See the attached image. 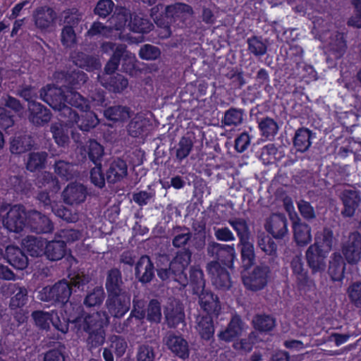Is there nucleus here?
<instances>
[{"mask_svg":"<svg viewBox=\"0 0 361 361\" xmlns=\"http://www.w3.org/2000/svg\"><path fill=\"white\" fill-rule=\"evenodd\" d=\"M41 98L54 110L61 112L60 122L52 124L51 131L56 142L63 146L68 140V125L75 123L84 131L95 127L99 120L90 104L78 92L47 85L41 90Z\"/></svg>","mask_w":361,"mask_h":361,"instance_id":"nucleus-1","label":"nucleus"},{"mask_svg":"<svg viewBox=\"0 0 361 361\" xmlns=\"http://www.w3.org/2000/svg\"><path fill=\"white\" fill-rule=\"evenodd\" d=\"M77 332H86L89 334L88 343L92 346H98L105 340L104 327L109 321L105 312L87 313L72 321Z\"/></svg>","mask_w":361,"mask_h":361,"instance_id":"nucleus-2","label":"nucleus"},{"mask_svg":"<svg viewBox=\"0 0 361 361\" xmlns=\"http://www.w3.org/2000/svg\"><path fill=\"white\" fill-rule=\"evenodd\" d=\"M89 282V277L82 273L73 274L70 276V282L61 280L51 286L43 288L38 294L39 300L46 302L66 303L71 295V286L83 289Z\"/></svg>","mask_w":361,"mask_h":361,"instance_id":"nucleus-3","label":"nucleus"},{"mask_svg":"<svg viewBox=\"0 0 361 361\" xmlns=\"http://www.w3.org/2000/svg\"><path fill=\"white\" fill-rule=\"evenodd\" d=\"M28 212L21 205L10 207L8 204L0 206V217L3 226L11 232L20 233L28 228Z\"/></svg>","mask_w":361,"mask_h":361,"instance_id":"nucleus-4","label":"nucleus"},{"mask_svg":"<svg viewBox=\"0 0 361 361\" xmlns=\"http://www.w3.org/2000/svg\"><path fill=\"white\" fill-rule=\"evenodd\" d=\"M133 310L131 316L137 319H142L145 317L150 322L159 323L161 319V308L160 303L156 300H152L147 310L144 309L145 304L142 300L134 299Z\"/></svg>","mask_w":361,"mask_h":361,"instance_id":"nucleus-5","label":"nucleus"},{"mask_svg":"<svg viewBox=\"0 0 361 361\" xmlns=\"http://www.w3.org/2000/svg\"><path fill=\"white\" fill-rule=\"evenodd\" d=\"M190 252L188 250H183L178 252L170 263V270L174 276V280L183 286L188 283V279L184 271L190 262Z\"/></svg>","mask_w":361,"mask_h":361,"instance_id":"nucleus-6","label":"nucleus"},{"mask_svg":"<svg viewBox=\"0 0 361 361\" xmlns=\"http://www.w3.org/2000/svg\"><path fill=\"white\" fill-rule=\"evenodd\" d=\"M269 268L267 266H259L249 274L243 276L245 286L251 290H258L264 288L268 281Z\"/></svg>","mask_w":361,"mask_h":361,"instance_id":"nucleus-7","label":"nucleus"},{"mask_svg":"<svg viewBox=\"0 0 361 361\" xmlns=\"http://www.w3.org/2000/svg\"><path fill=\"white\" fill-rule=\"evenodd\" d=\"M164 10V6L158 5L152 9V17L156 23L158 24V18L156 12ZM166 16L167 18H171L174 20L183 21L190 18L192 14L191 7L185 4H176L164 8Z\"/></svg>","mask_w":361,"mask_h":361,"instance_id":"nucleus-8","label":"nucleus"},{"mask_svg":"<svg viewBox=\"0 0 361 361\" xmlns=\"http://www.w3.org/2000/svg\"><path fill=\"white\" fill-rule=\"evenodd\" d=\"M1 291L5 295L14 294L9 304L11 310L22 308L28 301L27 290L18 283H5L1 286Z\"/></svg>","mask_w":361,"mask_h":361,"instance_id":"nucleus-9","label":"nucleus"},{"mask_svg":"<svg viewBox=\"0 0 361 361\" xmlns=\"http://www.w3.org/2000/svg\"><path fill=\"white\" fill-rule=\"evenodd\" d=\"M343 254L349 264H357L361 259V235L352 233L343 247Z\"/></svg>","mask_w":361,"mask_h":361,"instance_id":"nucleus-10","label":"nucleus"},{"mask_svg":"<svg viewBox=\"0 0 361 361\" xmlns=\"http://www.w3.org/2000/svg\"><path fill=\"white\" fill-rule=\"evenodd\" d=\"M130 305V297L127 293L109 297L106 306L109 313L114 317H122L128 310Z\"/></svg>","mask_w":361,"mask_h":361,"instance_id":"nucleus-11","label":"nucleus"},{"mask_svg":"<svg viewBox=\"0 0 361 361\" xmlns=\"http://www.w3.org/2000/svg\"><path fill=\"white\" fill-rule=\"evenodd\" d=\"M207 271L210 274L212 283L219 289H228L231 287L228 273L221 268L218 262H212L207 264Z\"/></svg>","mask_w":361,"mask_h":361,"instance_id":"nucleus-12","label":"nucleus"},{"mask_svg":"<svg viewBox=\"0 0 361 361\" xmlns=\"http://www.w3.org/2000/svg\"><path fill=\"white\" fill-rule=\"evenodd\" d=\"M28 228L39 233H49L54 229L53 224L46 216L32 210L28 212Z\"/></svg>","mask_w":361,"mask_h":361,"instance_id":"nucleus-13","label":"nucleus"},{"mask_svg":"<svg viewBox=\"0 0 361 361\" xmlns=\"http://www.w3.org/2000/svg\"><path fill=\"white\" fill-rule=\"evenodd\" d=\"M329 253L309 247L305 252L308 266L312 273H321L326 269V258Z\"/></svg>","mask_w":361,"mask_h":361,"instance_id":"nucleus-14","label":"nucleus"},{"mask_svg":"<svg viewBox=\"0 0 361 361\" xmlns=\"http://www.w3.org/2000/svg\"><path fill=\"white\" fill-rule=\"evenodd\" d=\"M164 341L168 348L176 355L182 359L188 357V344L183 337L169 334L164 338Z\"/></svg>","mask_w":361,"mask_h":361,"instance_id":"nucleus-15","label":"nucleus"},{"mask_svg":"<svg viewBox=\"0 0 361 361\" xmlns=\"http://www.w3.org/2000/svg\"><path fill=\"white\" fill-rule=\"evenodd\" d=\"M87 196L85 186L80 183H73L67 185L63 192L64 202L69 204H78L83 202Z\"/></svg>","mask_w":361,"mask_h":361,"instance_id":"nucleus-16","label":"nucleus"},{"mask_svg":"<svg viewBox=\"0 0 361 361\" xmlns=\"http://www.w3.org/2000/svg\"><path fill=\"white\" fill-rule=\"evenodd\" d=\"M265 227L275 238H281L288 233L287 220L281 214H272L268 219Z\"/></svg>","mask_w":361,"mask_h":361,"instance_id":"nucleus-17","label":"nucleus"},{"mask_svg":"<svg viewBox=\"0 0 361 361\" xmlns=\"http://www.w3.org/2000/svg\"><path fill=\"white\" fill-rule=\"evenodd\" d=\"M335 242L333 231L328 228H324L322 231L316 233L314 236V243L310 247L314 249H318L324 252L329 253Z\"/></svg>","mask_w":361,"mask_h":361,"instance_id":"nucleus-18","label":"nucleus"},{"mask_svg":"<svg viewBox=\"0 0 361 361\" xmlns=\"http://www.w3.org/2000/svg\"><path fill=\"white\" fill-rule=\"evenodd\" d=\"M165 318L170 327H176L183 322L185 314L181 304L176 301H171L167 305L164 311Z\"/></svg>","mask_w":361,"mask_h":361,"instance_id":"nucleus-19","label":"nucleus"},{"mask_svg":"<svg viewBox=\"0 0 361 361\" xmlns=\"http://www.w3.org/2000/svg\"><path fill=\"white\" fill-rule=\"evenodd\" d=\"M293 238L299 246H305L312 240L311 227L298 220L293 221Z\"/></svg>","mask_w":361,"mask_h":361,"instance_id":"nucleus-20","label":"nucleus"},{"mask_svg":"<svg viewBox=\"0 0 361 361\" xmlns=\"http://www.w3.org/2000/svg\"><path fill=\"white\" fill-rule=\"evenodd\" d=\"M30 111L29 120L35 125H42L50 121L51 115L49 111L44 108L41 104L35 101L28 104Z\"/></svg>","mask_w":361,"mask_h":361,"instance_id":"nucleus-21","label":"nucleus"},{"mask_svg":"<svg viewBox=\"0 0 361 361\" xmlns=\"http://www.w3.org/2000/svg\"><path fill=\"white\" fill-rule=\"evenodd\" d=\"M199 303L201 308L208 316H217L220 311V305L216 296L211 292L203 290L200 295Z\"/></svg>","mask_w":361,"mask_h":361,"instance_id":"nucleus-22","label":"nucleus"},{"mask_svg":"<svg viewBox=\"0 0 361 361\" xmlns=\"http://www.w3.org/2000/svg\"><path fill=\"white\" fill-rule=\"evenodd\" d=\"M56 13L48 7L37 8L33 13V19L35 25L42 30L49 27L54 22Z\"/></svg>","mask_w":361,"mask_h":361,"instance_id":"nucleus-23","label":"nucleus"},{"mask_svg":"<svg viewBox=\"0 0 361 361\" xmlns=\"http://www.w3.org/2000/svg\"><path fill=\"white\" fill-rule=\"evenodd\" d=\"M345 263L339 252H334L331 256L329 266V274L334 281H341L344 277Z\"/></svg>","mask_w":361,"mask_h":361,"instance_id":"nucleus-24","label":"nucleus"},{"mask_svg":"<svg viewBox=\"0 0 361 361\" xmlns=\"http://www.w3.org/2000/svg\"><path fill=\"white\" fill-rule=\"evenodd\" d=\"M6 255L9 264L16 269L23 270L27 266V258L16 246L10 245L6 249Z\"/></svg>","mask_w":361,"mask_h":361,"instance_id":"nucleus-25","label":"nucleus"},{"mask_svg":"<svg viewBox=\"0 0 361 361\" xmlns=\"http://www.w3.org/2000/svg\"><path fill=\"white\" fill-rule=\"evenodd\" d=\"M243 324L238 317H234L231 320L227 328L219 334L221 340L230 342L234 338L241 336L244 331Z\"/></svg>","mask_w":361,"mask_h":361,"instance_id":"nucleus-26","label":"nucleus"},{"mask_svg":"<svg viewBox=\"0 0 361 361\" xmlns=\"http://www.w3.org/2000/svg\"><path fill=\"white\" fill-rule=\"evenodd\" d=\"M122 284L123 281L120 271L117 269L109 271L106 281V288L109 293V297L126 293L122 288Z\"/></svg>","mask_w":361,"mask_h":361,"instance_id":"nucleus-27","label":"nucleus"},{"mask_svg":"<svg viewBox=\"0 0 361 361\" xmlns=\"http://www.w3.org/2000/svg\"><path fill=\"white\" fill-rule=\"evenodd\" d=\"M128 167L122 159L114 160L106 171V179L110 183H116L126 176Z\"/></svg>","mask_w":361,"mask_h":361,"instance_id":"nucleus-28","label":"nucleus"},{"mask_svg":"<svg viewBox=\"0 0 361 361\" xmlns=\"http://www.w3.org/2000/svg\"><path fill=\"white\" fill-rule=\"evenodd\" d=\"M137 278L143 283L149 282L153 275V265L147 256H142L137 262L135 267Z\"/></svg>","mask_w":361,"mask_h":361,"instance_id":"nucleus-29","label":"nucleus"},{"mask_svg":"<svg viewBox=\"0 0 361 361\" xmlns=\"http://www.w3.org/2000/svg\"><path fill=\"white\" fill-rule=\"evenodd\" d=\"M47 242L41 238L27 236L22 241V245L27 252L32 257H38L44 254Z\"/></svg>","mask_w":361,"mask_h":361,"instance_id":"nucleus-30","label":"nucleus"},{"mask_svg":"<svg viewBox=\"0 0 361 361\" xmlns=\"http://www.w3.org/2000/svg\"><path fill=\"white\" fill-rule=\"evenodd\" d=\"M66 243L59 238L47 242L44 254L50 260H59L66 254Z\"/></svg>","mask_w":361,"mask_h":361,"instance_id":"nucleus-31","label":"nucleus"},{"mask_svg":"<svg viewBox=\"0 0 361 361\" xmlns=\"http://www.w3.org/2000/svg\"><path fill=\"white\" fill-rule=\"evenodd\" d=\"M342 200L344 204L343 214L346 216H351L354 214L361 199L356 191L345 190L343 192Z\"/></svg>","mask_w":361,"mask_h":361,"instance_id":"nucleus-32","label":"nucleus"},{"mask_svg":"<svg viewBox=\"0 0 361 361\" xmlns=\"http://www.w3.org/2000/svg\"><path fill=\"white\" fill-rule=\"evenodd\" d=\"M291 269L300 284L304 285V287L312 284V281L310 280L307 271L304 268V264L300 256H295L292 259Z\"/></svg>","mask_w":361,"mask_h":361,"instance_id":"nucleus-33","label":"nucleus"},{"mask_svg":"<svg viewBox=\"0 0 361 361\" xmlns=\"http://www.w3.org/2000/svg\"><path fill=\"white\" fill-rule=\"evenodd\" d=\"M121 59L123 61L122 68L125 72L132 76H137L140 73V70L137 67L138 61L135 55L126 51L124 46L123 52L121 53Z\"/></svg>","mask_w":361,"mask_h":361,"instance_id":"nucleus-34","label":"nucleus"},{"mask_svg":"<svg viewBox=\"0 0 361 361\" xmlns=\"http://www.w3.org/2000/svg\"><path fill=\"white\" fill-rule=\"evenodd\" d=\"M312 139V132L307 128L298 129L294 137V146L298 151L305 152L307 151L312 144L311 140Z\"/></svg>","mask_w":361,"mask_h":361,"instance_id":"nucleus-35","label":"nucleus"},{"mask_svg":"<svg viewBox=\"0 0 361 361\" xmlns=\"http://www.w3.org/2000/svg\"><path fill=\"white\" fill-rule=\"evenodd\" d=\"M104 116L114 122H124L130 117V109L126 106H115L104 111Z\"/></svg>","mask_w":361,"mask_h":361,"instance_id":"nucleus-36","label":"nucleus"},{"mask_svg":"<svg viewBox=\"0 0 361 361\" xmlns=\"http://www.w3.org/2000/svg\"><path fill=\"white\" fill-rule=\"evenodd\" d=\"M239 246L241 247L240 253L243 267L250 268L255 261V249L252 243L249 239L239 242Z\"/></svg>","mask_w":361,"mask_h":361,"instance_id":"nucleus-37","label":"nucleus"},{"mask_svg":"<svg viewBox=\"0 0 361 361\" xmlns=\"http://www.w3.org/2000/svg\"><path fill=\"white\" fill-rule=\"evenodd\" d=\"M196 329L201 337L209 340L214 335V329L211 316H199L197 318Z\"/></svg>","mask_w":361,"mask_h":361,"instance_id":"nucleus-38","label":"nucleus"},{"mask_svg":"<svg viewBox=\"0 0 361 361\" xmlns=\"http://www.w3.org/2000/svg\"><path fill=\"white\" fill-rule=\"evenodd\" d=\"M73 63L87 71H92L100 68L101 63L99 60L90 57L83 53H75L72 56Z\"/></svg>","mask_w":361,"mask_h":361,"instance_id":"nucleus-39","label":"nucleus"},{"mask_svg":"<svg viewBox=\"0 0 361 361\" xmlns=\"http://www.w3.org/2000/svg\"><path fill=\"white\" fill-rule=\"evenodd\" d=\"M33 145L29 136H16L11 141L10 150L13 154H21L30 149Z\"/></svg>","mask_w":361,"mask_h":361,"instance_id":"nucleus-40","label":"nucleus"},{"mask_svg":"<svg viewBox=\"0 0 361 361\" xmlns=\"http://www.w3.org/2000/svg\"><path fill=\"white\" fill-rule=\"evenodd\" d=\"M327 48L336 58H340L345 52L346 44L343 34L336 32L327 44Z\"/></svg>","mask_w":361,"mask_h":361,"instance_id":"nucleus-41","label":"nucleus"},{"mask_svg":"<svg viewBox=\"0 0 361 361\" xmlns=\"http://www.w3.org/2000/svg\"><path fill=\"white\" fill-rule=\"evenodd\" d=\"M36 184L39 188H44L46 190L52 192H58L60 189L58 181L49 172H44L38 176Z\"/></svg>","mask_w":361,"mask_h":361,"instance_id":"nucleus-42","label":"nucleus"},{"mask_svg":"<svg viewBox=\"0 0 361 361\" xmlns=\"http://www.w3.org/2000/svg\"><path fill=\"white\" fill-rule=\"evenodd\" d=\"M47 154L45 152H31L28 154L26 167L30 171H35L44 166Z\"/></svg>","mask_w":361,"mask_h":361,"instance_id":"nucleus-43","label":"nucleus"},{"mask_svg":"<svg viewBox=\"0 0 361 361\" xmlns=\"http://www.w3.org/2000/svg\"><path fill=\"white\" fill-rule=\"evenodd\" d=\"M152 25L147 19L143 18L140 15L130 16V20L128 23L129 30L135 32H147L151 30Z\"/></svg>","mask_w":361,"mask_h":361,"instance_id":"nucleus-44","label":"nucleus"},{"mask_svg":"<svg viewBox=\"0 0 361 361\" xmlns=\"http://www.w3.org/2000/svg\"><path fill=\"white\" fill-rule=\"evenodd\" d=\"M259 128L262 135L270 140L277 134L279 126L273 118L267 117L259 122Z\"/></svg>","mask_w":361,"mask_h":361,"instance_id":"nucleus-45","label":"nucleus"},{"mask_svg":"<svg viewBox=\"0 0 361 361\" xmlns=\"http://www.w3.org/2000/svg\"><path fill=\"white\" fill-rule=\"evenodd\" d=\"M148 124V120L142 115H137L129 123L128 130L132 136L137 137L145 131Z\"/></svg>","mask_w":361,"mask_h":361,"instance_id":"nucleus-46","label":"nucleus"},{"mask_svg":"<svg viewBox=\"0 0 361 361\" xmlns=\"http://www.w3.org/2000/svg\"><path fill=\"white\" fill-rule=\"evenodd\" d=\"M207 253L211 257H216L219 260L220 255L227 252L228 255L233 257L234 245H223L216 242H211L207 245Z\"/></svg>","mask_w":361,"mask_h":361,"instance_id":"nucleus-47","label":"nucleus"},{"mask_svg":"<svg viewBox=\"0 0 361 361\" xmlns=\"http://www.w3.org/2000/svg\"><path fill=\"white\" fill-rule=\"evenodd\" d=\"M130 16L131 13L128 9L121 8L111 18V23L114 25L116 30H121L128 26L127 23Z\"/></svg>","mask_w":361,"mask_h":361,"instance_id":"nucleus-48","label":"nucleus"},{"mask_svg":"<svg viewBox=\"0 0 361 361\" xmlns=\"http://www.w3.org/2000/svg\"><path fill=\"white\" fill-rule=\"evenodd\" d=\"M52 315L51 312L34 311L31 316L35 325L42 329H49Z\"/></svg>","mask_w":361,"mask_h":361,"instance_id":"nucleus-49","label":"nucleus"},{"mask_svg":"<svg viewBox=\"0 0 361 361\" xmlns=\"http://www.w3.org/2000/svg\"><path fill=\"white\" fill-rule=\"evenodd\" d=\"M346 293L351 303L357 307H361V281L351 283Z\"/></svg>","mask_w":361,"mask_h":361,"instance_id":"nucleus-50","label":"nucleus"},{"mask_svg":"<svg viewBox=\"0 0 361 361\" xmlns=\"http://www.w3.org/2000/svg\"><path fill=\"white\" fill-rule=\"evenodd\" d=\"M193 147V142L189 137H183L178 143L176 157L179 161L186 158Z\"/></svg>","mask_w":361,"mask_h":361,"instance_id":"nucleus-51","label":"nucleus"},{"mask_svg":"<svg viewBox=\"0 0 361 361\" xmlns=\"http://www.w3.org/2000/svg\"><path fill=\"white\" fill-rule=\"evenodd\" d=\"M252 322L255 328L261 331H271L275 326V320L269 316H256Z\"/></svg>","mask_w":361,"mask_h":361,"instance_id":"nucleus-52","label":"nucleus"},{"mask_svg":"<svg viewBox=\"0 0 361 361\" xmlns=\"http://www.w3.org/2000/svg\"><path fill=\"white\" fill-rule=\"evenodd\" d=\"M104 298V292L101 286H97L90 290L85 299V304L87 306H95L102 303Z\"/></svg>","mask_w":361,"mask_h":361,"instance_id":"nucleus-53","label":"nucleus"},{"mask_svg":"<svg viewBox=\"0 0 361 361\" xmlns=\"http://www.w3.org/2000/svg\"><path fill=\"white\" fill-rule=\"evenodd\" d=\"M190 281L194 286L193 290L195 293L197 294L201 290H203L204 281L203 279V272L200 268L196 267L191 268Z\"/></svg>","mask_w":361,"mask_h":361,"instance_id":"nucleus-54","label":"nucleus"},{"mask_svg":"<svg viewBox=\"0 0 361 361\" xmlns=\"http://www.w3.org/2000/svg\"><path fill=\"white\" fill-rule=\"evenodd\" d=\"M54 171L56 174L65 180L73 177L75 170L73 166L64 161H59L55 164Z\"/></svg>","mask_w":361,"mask_h":361,"instance_id":"nucleus-55","label":"nucleus"},{"mask_svg":"<svg viewBox=\"0 0 361 361\" xmlns=\"http://www.w3.org/2000/svg\"><path fill=\"white\" fill-rule=\"evenodd\" d=\"M243 121V112L240 109H231L225 113L224 123L226 126H238Z\"/></svg>","mask_w":361,"mask_h":361,"instance_id":"nucleus-56","label":"nucleus"},{"mask_svg":"<svg viewBox=\"0 0 361 361\" xmlns=\"http://www.w3.org/2000/svg\"><path fill=\"white\" fill-rule=\"evenodd\" d=\"M52 212L56 216L67 222H75L79 219V214L77 212L66 209L62 205L59 207L52 208Z\"/></svg>","mask_w":361,"mask_h":361,"instance_id":"nucleus-57","label":"nucleus"},{"mask_svg":"<svg viewBox=\"0 0 361 361\" xmlns=\"http://www.w3.org/2000/svg\"><path fill=\"white\" fill-rule=\"evenodd\" d=\"M155 353L154 347L148 343L139 346L137 353V361H154Z\"/></svg>","mask_w":361,"mask_h":361,"instance_id":"nucleus-58","label":"nucleus"},{"mask_svg":"<svg viewBox=\"0 0 361 361\" xmlns=\"http://www.w3.org/2000/svg\"><path fill=\"white\" fill-rule=\"evenodd\" d=\"M230 225L237 232L240 241L249 239L248 228L243 219L229 220Z\"/></svg>","mask_w":361,"mask_h":361,"instance_id":"nucleus-59","label":"nucleus"},{"mask_svg":"<svg viewBox=\"0 0 361 361\" xmlns=\"http://www.w3.org/2000/svg\"><path fill=\"white\" fill-rule=\"evenodd\" d=\"M247 44L248 50L255 56H262L267 52V45L258 37L249 39Z\"/></svg>","mask_w":361,"mask_h":361,"instance_id":"nucleus-60","label":"nucleus"},{"mask_svg":"<svg viewBox=\"0 0 361 361\" xmlns=\"http://www.w3.org/2000/svg\"><path fill=\"white\" fill-rule=\"evenodd\" d=\"M71 322L70 318L63 317L60 318L58 312L52 311L51 323L54 327L63 334H65L68 331V322Z\"/></svg>","mask_w":361,"mask_h":361,"instance_id":"nucleus-61","label":"nucleus"},{"mask_svg":"<svg viewBox=\"0 0 361 361\" xmlns=\"http://www.w3.org/2000/svg\"><path fill=\"white\" fill-rule=\"evenodd\" d=\"M121 52H123V45L119 44L116 47L112 57L106 65L105 71L107 74H111L117 69Z\"/></svg>","mask_w":361,"mask_h":361,"instance_id":"nucleus-62","label":"nucleus"},{"mask_svg":"<svg viewBox=\"0 0 361 361\" xmlns=\"http://www.w3.org/2000/svg\"><path fill=\"white\" fill-rule=\"evenodd\" d=\"M258 245L266 254L271 255L276 252V245L268 235L262 234L259 237Z\"/></svg>","mask_w":361,"mask_h":361,"instance_id":"nucleus-63","label":"nucleus"},{"mask_svg":"<svg viewBox=\"0 0 361 361\" xmlns=\"http://www.w3.org/2000/svg\"><path fill=\"white\" fill-rule=\"evenodd\" d=\"M139 56L145 60H154L160 56V51L154 46L145 44L140 49Z\"/></svg>","mask_w":361,"mask_h":361,"instance_id":"nucleus-64","label":"nucleus"}]
</instances>
